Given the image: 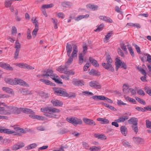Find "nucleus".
<instances>
[{"label":"nucleus","mask_w":151,"mask_h":151,"mask_svg":"<svg viewBox=\"0 0 151 151\" xmlns=\"http://www.w3.org/2000/svg\"><path fill=\"white\" fill-rule=\"evenodd\" d=\"M16 84L15 85L18 84L21 86H24L29 87V85L25 81L23 80L20 79L16 78Z\"/></svg>","instance_id":"1a4fd4ad"},{"label":"nucleus","mask_w":151,"mask_h":151,"mask_svg":"<svg viewBox=\"0 0 151 151\" xmlns=\"http://www.w3.org/2000/svg\"><path fill=\"white\" fill-rule=\"evenodd\" d=\"M45 72V73L41 75V76L44 78L46 77V78H48L49 76L51 75V74H52L53 71L51 70L48 69Z\"/></svg>","instance_id":"dca6fc26"},{"label":"nucleus","mask_w":151,"mask_h":151,"mask_svg":"<svg viewBox=\"0 0 151 151\" xmlns=\"http://www.w3.org/2000/svg\"><path fill=\"white\" fill-rule=\"evenodd\" d=\"M13 0H5L4 2V5L7 8L10 7L12 4V1Z\"/></svg>","instance_id":"72a5a7b5"},{"label":"nucleus","mask_w":151,"mask_h":151,"mask_svg":"<svg viewBox=\"0 0 151 151\" xmlns=\"http://www.w3.org/2000/svg\"><path fill=\"white\" fill-rule=\"evenodd\" d=\"M17 32L16 27L15 26H13L12 29V34L13 35L14 34H16Z\"/></svg>","instance_id":"0e129e2a"},{"label":"nucleus","mask_w":151,"mask_h":151,"mask_svg":"<svg viewBox=\"0 0 151 151\" xmlns=\"http://www.w3.org/2000/svg\"><path fill=\"white\" fill-rule=\"evenodd\" d=\"M89 17V15L88 14H86L84 15H81L75 17L74 18V19L76 21H78L84 18H87L88 17Z\"/></svg>","instance_id":"cd10ccee"},{"label":"nucleus","mask_w":151,"mask_h":151,"mask_svg":"<svg viewBox=\"0 0 151 151\" xmlns=\"http://www.w3.org/2000/svg\"><path fill=\"white\" fill-rule=\"evenodd\" d=\"M2 90L8 93L12 94V90L9 88L7 87H3L2 88Z\"/></svg>","instance_id":"58836bf2"},{"label":"nucleus","mask_w":151,"mask_h":151,"mask_svg":"<svg viewBox=\"0 0 151 151\" xmlns=\"http://www.w3.org/2000/svg\"><path fill=\"white\" fill-rule=\"evenodd\" d=\"M121 47L124 51L126 53L127 52V51L126 47V46L123 43H121Z\"/></svg>","instance_id":"13d9d810"},{"label":"nucleus","mask_w":151,"mask_h":151,"mask_svg":"<svg viewBox=\"0 0 151 151\" xmlns=\"http://www.w3.org/2000/svg\"><path fill=\"white\" fill-rule=\"evenodd\" d=\"M107 63H102V65L105 69L111 72H113L114 69L112 67L111 64L112 60L110 55H107L106 57Z\"/></svg>","instance_id":"f257e3e1"},{"label":"nucleus","mask_w":151,"mask_h":151,"mask_svg":"<svg viewBox=\"0 0 151 151\" xmlns=\"http://www.w3.org/2000/svg\"><path fill=\"white\" fill-rule=\"evenodd\" d=\"M79 64H82L84 60L83 58V56L82 53L80 54L79 56Z\"/></svg>","instance_id":"37998d69"},{"label":"nucleus","mask_w":151,"mask_h":151,"mask_svg":"<svg viewBox=\"0 0 151 151\" xmlns=\"http://www.w3.org/2000/svg\"><path fill=\"white\" fill-rule=\"evenodd\" d=\"M104 27V25L101 24L94 31L95 32H99L102 30L103 27Z\"/></svg>","instance_id":"864d4df0"},{"label":"nucleus","mask_w":151,"mask_h":151,"mask_svg":"<svg viewBox=\"0 0 151 151\" xmlns=\"http://www.w3.org/2000/svg\"><path fill=\"white\" fill-rule=\"evenodd\" d=\"M133 139V141L136 144H142L144 142V139L140 137H134Z\"/></svg>","instance_id":"9b49d317"},{"label":"nucleus","mask_w":151,"mask_h":151,"mask_svg":"<svg viewBox=\"0 0 151 151\" xmlns=\"http://www.w3.org/2000/svg\"><path fill=\"white\" fill-rule=\"evenodd\" d=\"M123 90L125 94H128L130 91V88H129L127 86L124 84L123 86Z\"/></svg>","instance_id":"7c9ffc66"},{"label":"nucleus","mask_w":151,"mask_h":151,"mask_svg":"<svg viewBox=\"0 0 151 151\" xmlns=\"http://www.w3.org/2000/svg\"><path fill=\"white\" fill-rule=\"evenodd\" d=\"M54 5L52 4H44L42 6V7L43 9L49 8L52 7Z\"/></svg>","instance_id":"de8ad7c7"},{"label":"nucleus","mask_w":151,"mask_h":151,"mask_svg":"<svg viewBox=\"0 0 151 151\" xmlns=\"http://www.w3.org/2000/svg\"><path fill=\"white\" fill-rule=\"evenodd\" d=\"M97 120L100 122L101 124H107L109 123V121L106 119L99 118L97 119Z\"/></svg>","instance_id":"473e14b6"},{"label":"nucleus","mask_w":151,"mask_h":151,"mask_svg":"<svg viewBox=\"0 0 151 151\" xmlns=\"http://www.w3.org/2000/svg\"><path fill=\"white\" fill-rule=\"evenodd\" d=\"M55 92L59 94V95L60 96H62L64 97H67L69 95L65 91L63 90L61 88L58 89L55 91Z\"/></svg>","instance_id":"6e6552de"},{"label":"nucleus","mask_w":151,"mask_h":151,"mask_svg":"<svg viewBox=\"0 0 151 151\" xmlns=\"http://www.w3.org/2000/svg\"><path fill=\"white\" fill-rule=\"evenodd\" d=\"M146 122L147 127L151 129V122L148 120H146Z\"/></svg>","instance_id":"bf43d9fd"},{"label":"nucleus","mask_w":151,"mask_h":151,"mask_svg":"<svg viewBox=\"0 0 151 151\" xmlns=\"http://www.w3.org/2000/svg\"><path fill=\"white\" fill-rule=\"evenodd\" d=\"M41 111L44 113L52 112L54 113H58L60 112V110L58 109L49 107L42 108L41 109Z\"/></svg>","instance_id":"20e7f679"},{"label":"nucleus","mask_w":151,"mask_h":151,"mask_svg":"<svg viewBox=\"0 0 151 151\" xmlns=\"http://www.w3.org/2000/svg\"><path fill=\"white\" fill-rule=\"evenodd\" d=\"M0 132L6 133L7 134H12L15 133L14 131L8 129H0Z\"/></svg>","instance_id":"4be33fe9"},{"label":"nucleus","mask_w":151,"mask_h":151,"mask_svg":"<svg viewBox=\"0 0 151 151\" xmlns=\"http://www.w3.org/2000/svg\"><path fill=\"white\" fill-rule=\"evenodd\" d=\"M84 122L87 124L91 126H94L96 125V124L93 120L87 118H84L83 119Z\"/></svg>","instance_id":"4468645a"},{"label":"nucleus","mask_w":151,"mask_h":151,"mask_svg":"<svg viewBox=\"0 0 151 151\" xmlns=\"http://www.w3.org/2000/svg\"><path fill=\"white\" fill-rule=\"evenodd\" d=\"M14 129H15L16 131L19 132H21L23 133H25L26 132V131L21 128H19V127L14 128Z\"/></svg>","instance_id":"49530a36"},{"label":"nucleus","mask_w":151,"mask_h":151,"mask_svg":"<svg viewBox=\"0 0 151 151\" xmlns=\"http://www.w3.org/2000/svg\"><path fill=\"white\" fill-rule=\"evenodd\" d=\"M24 146V144L22 143L19 145L16 144L14 145L12 147V149L13 150H17L20 148H21Z\"/></svg>","instance_id":"aec40b11"},{"label":"nucleus","mask_w":151,"mask_h":151,"mask_svg":"<svg viewBox=\"0 0 151 151\" xmlns=\"http://www.w3.org/2000/svg\"><path fill=\"white\" fill-rule=\"evenodd\" d=\"M67 132V130L65 129H60L58 131L59 133L61 134H65Z\"/></svg>","instance_id":"338daca9"},{"label":"nucleus","mask_w":151,"mask_h":151,"mask_svg":"<svg viewBox=\"0 0 151 151\" xmlns=\"http://www.w3.org/2000/svg\"><path fill=\"white\" fill-rule=\"evenodd\" d=\"M68 67L67 66V65H65V66L64 68H63L61 67H60L59 68L57 69L58 71L60 72L61 73H64L65 74V72L66 70V69L68 68Z\"/></svg>","instance_id":"c756f323"},{"label":"nucleus","mask_w":151,"mask_h":151,"mask_svg":"<svg viewBox=\"0 0 151 151\" xmlns=\"http://www.w3.org/2000/svg\"><path fill=\"white\" fill-rule=\"evenodd\" d=\"M38 30V29L35 28L33 30V31L32 32V35L33 36H34V37H35L36 36L37 32Z\"/></svg>","instance_id":"69168bd1"},{"label":"nucleus","mask_w":151,"mask_h":151,"mask_svg":"<svg viewBox=\"0 0 151 151\" xmlns=\"http://www.w3.org/2000/svg\"><path fill=\"white\" fill-rule=\"evenodd\" d=\"M92 98L96 101L98 100H105L106 97L102 95L94 96H92Z\"/></svg>","instance_id":"b1692460"},{"label":"nucleus","mask_w":151,"mask_h":151,"mask_svg":"<svg viewBox=\"0 0 151 151\" xmlns=\"http://www.w3.org/2000/svg\"><path fill=\"white\" fill-rule=\"evenodd\" d=\"M135 99L139 103H140L141 104L145 105L146 104V103L145 101L141 99L140 98L137 97H135Z\"/></svg>","instance_id":"8fccbe9b"},{"label":"nucleus","mask_w":151,"mask_h":151,"mask_svg":"<svg viewBox=\"0 0 151 151\" xmlns=\"http://www.w3.org/2000/svg\"><path fill=\"white\" fill-rule=\"evenodd\" d=\"M135 47L136 50L137 52L139 54H142L141 52L140 51V48L137 45L134 44L133 45Z\"/></svg>","instance_id":"e2e57ef3"},{"label":"nucleus","mask_w":151,"mask_h":151,"mask_svg":"<svg viewBox=\"0 0 151 151\" xmlns=\"http://www.w3.org/2000/svg\"><path fill=\"white\" fill-rule=\"evenodd\" d=\"M51 103L53 104L54 106H62V102L58 100H52L51 101Z\"/></svg>","instance_id":"ddd939ff"},{"label":"nucleus","mask_w":151,"mask_h":151,"mask_svg":"<svg viewBox=\"0 0 151 151\" xmlns=\"http://www.w3.org/2000/svg\"><path fill=\"white\" fill-rule=\"evenodd\" d=\"M94 136L96 138L101 139H106V137L104 134H94Z\"/></svg>","instance_id":"f704fd0d"},{"label":"nucleus","mask_w":151,"mask_h":151,"mask_svg":"<svg viewBox=\"0 0 151 151\" xmlns=\"http://www.w3.org/2000/svg\"><path fill=\"white\" fill-rule=\"evenodd\" d=\"M8 106L4 102L0 101V114L6 115Z\"/></svg>","instance_id":"39448f33"},{"label":"nucleus","mask_w":151,"mask_h":151,"mask_svg":"<svg viewBox=\"0 0 151 151\" xmlns=\"http://www.w3.org/2000/svg\"><path fill=\"white\" fill-rule=\"evenodd\" d=\"M65 74L68 75H73L75 74V72L71 70H66Z\"/></svg>","instance_id":"603ef678"},{"label":"nucleus","mask_w":151,"mask_h":151,"mask_svg":"<svg viewBox=\"0 0 151 151\" xmlns=\"http://www.w3.org/2000/svg\"><path fill=\"white\" fill-rule=\"evenodd\" d=\"M138 70L142 73L145 76H146V73L145 70L141 68H138Z\"/></svg>","instance_id":"680f3d73"},{"label":"nucleus","mask_w":151,"mask_h":151,"mask_svg":"<svg viewBox=\"0 0 151 151\" xmlns=\"http://www.w3.org/2000/svg\"><path fill=\"white\" fill-rule=\"evenodd\" d=\"M66 49L67 52V55L70 57V53L72 51V47L71 45L68 43L67 44Z\"/></svg>","instance_id":"393cba45"},{"label":"nucleus","mask_w":151,"mask_h":151,"mask_svg":"<svg viewBox=\"0 0 151 151\" xmlns=\"http://www.w3.org/2000/svg\"><path fill=\"white\" fill-rule=\"evenodd\" d=\"M128 122L130 124H132L134 125L137 124L138 119L137 118L132 117L128 121Z\"/></svg>","instance_id":"5701e85b"},{"label":"nucleus","mask_w":151,"mask_h":151,"mask_svg":"<svg viewBox=\"0 0 151 151\" xmlns=\"http://www.w3.org/2000/svg\"><path fill=\"white\" fill-rule=\"evenodd\" d=\"M87 6L93 10H97L98 8L97 6L94 5H91V4H88L87 5Z\"/></svg>","instance_id":"4c0bfd02"},{"label":"nucleus","mask_w":151,"mask_h":151,"mask_svg":"<svg viewBox=\"0 0 151 151\" xmlns=\"http://www.w3.org/2000/svg\"><path fill=\"white\" fill-rule=\"evenodd\" d=\"M72 83L74 85L79 86H81L84 85V82L83 81L75 78L73 79Z\"/></svg>","instance_id":"f8f14e48"},{"label":"nucleus","mask_w":151,"mask_h":151,"mask_svg":"<svg viewBox=\"0 0 151 151\" xmlns=\"http://www.w3.org/2000/svg\"><path fill=\"white\" fill-rule=\"evenodd\" d=\"M0 66L4 69L9 70H13V68L9 64L4 63H0Z\"/></svg>","instance_id":"9d476101"},{"label":"nucleus","mask_w":151,"mask_h":151,"mask_svg":"<svg viewBox=\"0 0 151 151\" xmlns=\"http://www.w3.org/2000/svg\"><path fill=\"white\" fill-rule=\"evenodd\" d=\"M89 74L90 75H95L97 76H99L100 75V74L99 72L93 69H92L89 72Z\"/></svg>","instance_id":"e433bc0d"},{"label":"nucleus","mask_w":151,"mask_h":151,"mask_svg":"<svg viewBox=\"0 0 151 151\" xmlns=\"http://www.w3.org/2000/svg\"><path fill=\"white\" fill-rule=\"evenodd\" d=\"M113 34L112 32L111 31L109 32L106 36L105 39L106 40H108L109 38Z\"/></svg>","instance_id":"4d7b16f0"},{"label":"nucleus","mask_w":151,"mask_h":151,"mask_svg":"<svg viewBox=\"0 0 151 151\" xmlns=\"http://www.w3.org/2000/svg\"><path fill=\"white\" fill-rule=\"evenodd\" d=\"M83 52L84 54H85V53L86 52V51L88 49L87 45L86 43H83Z\"/></svg>","instance_id":"6e6d98bb"},{"label":"nucleus","mask_w":151,"mask_h":151,"mask_svg":"<svg viewBox=\"0 0 151 151\" xmlns=\"http://www.w3.org/2000/svg\"><path fill=\"white\" fill-rule=\"evenodd\" d=\"M66 120L75 126H76L78 124H81L82 123V121L81 119L76 117H67Z\"/></svg>","instance_id":"7ed1b4c3"},{"label":"nucleus","mask_w":151,"mask_h":151,"mask_svg":"<svg viewBox=\"0 0 151 151\" xmlns=\"http://www.w3.org/2000/svg\"><path fill=\"white\" fill-rule=\"evenodd\" d=\"M40 81L46 84L47 85H52V83L49 80L41 79L40 80Z\"/></svg>","instance_id":"a19ab883"},{"label":"nucleus","mask_w":151,"mask_h":151,"mask_svg":"<svg viewBox=\"0 0 151 151\" xmlns=\"http://www.w3.org/2000/svg\"><path fill=\"white\" fill-rule=\"evenodd\" d=\"M90 151H99L100 147H99L93 146L90 147Z\"/></svg>","instance_id":"79ce46f5"},{"label":"nucleus","mask_w":151,"mask_h":151,"mask_svg":"<svg viewBox=\"0 0 151 151\" xmlns=\"http://www.w3.org/2000/svg\"><path fill=\"white\" fill-rule=\"evenodd\" d=\"M144 89L148 94L151 96V89H150L149 87L146 86L145 87Z\"/></svg>","instance_id":"3c124183"},{"label":"nucleus","mask_w":151,"mask_h":151,"mask_svg":"<svg viewBox=\"0 0 151 151\" xmlns=\"http://www.w3.org/2000/svg\"><path fill=\"white\" fill-rule=\"evenodd\" d=\"M14 48L16 49L14 53V58L17 59L18 58L19 52L21 48V44L18 40L15 42Z\"/></svg>","instance_id":"423d86ee"},{"label":"nucleus","mask_w":151,"mask_h":151,"mask_svg":"<svg viewBox=\"0 0 151 151\" xmlns=\"http://www.w3.org/2000/svg\"><path fill=\"white\" fill-rule=\"evenodd\" d=\"M128 119V117L127 116H121L119 117V118L115 120V121L118 123L124 122L126 120H127Z\"/></svg>","instance_id":"f3484780"},{"label":"nucleus","mask_w":151,"mask_h":151,"mask_svg":"<svg viewBox=\"0 0 151 151\" xmlns=\"http://www.w3.org/2000/svg\"><path fill=\"white\" fill-rule=\"evenodd\" d=\"M78 52L77 47L76 45H74L73 47V51L72 54L73 57H77V53Z\"/></svg>","instance_id":"c85d7f7f"},{"label":"nucleus","mask_w":151,"mask_h":151,"mask_svg":"<svg viewBox=\"0 0 151 151\" xmlns=\"http://www.w3.org/2000/svg\"><path fill=\"white\" fill-rule=\"evenodd\" d=\"M120 130L122 134L125 136L127 134V129L125 126H122L120 127Z\"/></svg>","instance_id":"a878e982"},{"label":"nucleus","mask_w":151,"mask_h":151,"mask_svg":"<svg viewBox=\"0 0 151 151\" xmlns=\"http://www.w3.org/2000/svg\"><path fill=\"white\" fill-rule=\"evenodd\" d=\"M115 11L118 13H119L120 14H122L123 12L121 10L120 8L118 6H116L115 8Z\"/></svg>","instance_id":"052dcab7"},{"label":"nucleus","mask_w":151,"mask_h":151,"mask_svg":"<svg viewBox=\"0 0 151 151\" xmlns=\"http://www.w3.org/2000/svg\"><path fill=\"white\" fill-rule=\"evenodd\" d=\"M122 63V62L120 60L117 59H116L115 64L116 66V71H117Z\"/></svg>","instance_id":"2f4dec72"},{"label":"nucleus","mask_w":151,"mask_h":151,"mask_svg":"<svg viewBox=\"0 0 151 151\" xmlns=\"http://www.w3.org/2000/svg\"><path fill=\"white\" fill-rule=\"evenodd\" d=\"M37 146V145L35 143H33L28 146L27 147V150H30L35 148Z\"/></svg>","instance_id":"09e8293b"},{"label":"nucleus","mask_w":151,"mask_h":151,"mask_svg":"<svg viewBox=\"0 0 151 151\" xmlns=\"http://www.w3.org/2000/svg\"><path fill=\"white\" fill-rule=\"evenodd\" d=\"M89 60L92 65L95 67H98L99 66V64L96 60L92 57H90L89 58Z\"/></svg>","instance_id":"6ab92c4d"},{"label":"nucleus","mask_w":151,"mask_h":151,"mask_svg":"<svg viewBox=\"0 0 151 151\" xmlns=\"http://www.w3.org/2000/svg\"><path fill=\"white\" fill-rule=\"evenodd\" d=\"M102 104L105 107H107L112 111H115L116 110V109L114 106H110L108 104L103 103Z\"/></svg>","instance_id":"ea45409f"},{"label":"nucleus","mask_w":151,"mask_h":151,"mask_svg":"<svg viewBox=\"0 0 151 151\" xmlns=\"http://www.w3.org/2000/svg\"><path fill=\"white\" fill-rule=\"evenodd\" d=\"M57 16L59 18L63 19L65 17V15L64 14L61 12L56 13Z\"/></svg>","instance_id":"5fc2aeb1"},{"label":"nucleus","mask_w":151,"mask_h":151,"mask_svg":"<svg viewBox=\"0 0 151 151\" xmlns=\"http://www.w3.org/2000/svg\"><path fill=\"white\" fill-rule=\"evenodd\" d=\"M21 111L27 114L33 113V111L31 109L26 108H21Z\"/></svg>","instance_id":"bb28decb"},{"label":"nucleus","mask_w":151,"mask_h":151,"mask_svg":"<svg viewBox=\"0 0 151 151\" xmlns=\"http://www.w3.org/2000/svg\"><path fill=\"white\" fill-rule=\"evenodd\" d=\"M69 58L68 59L67 61L66 62V64L67 65H70L71 63L73 62V58H74L75 57H73L72 56V55L71 56H70L69 57Z\"/></svg>","instance_id":"c03bdc74"},{"label":"nucleus","mask_w":151,"mask_h":151,"mask_svg":"<svg viewBox=\"0 0 151 151\" xmlns=\"http://www.w3.org/2000/svg\"><path fill=\"white\" fill-rule=\"evenodd\" d=\"M21 108H18L16 106H8L6 115H9L12 113L19 114L21 112Z\"/></svg>","instance_id":"f03ea898"},{"label":"nucleus","mask_w":151,"mask_h":151,"mask_svg":"<svg viewBox=\"0 0 151 151\" xmlns=\"http://www.w3.org/2000/svg\"><path fill=\"white\" fill-rule=\"evenodd\" d=\"M16 78L14 80L10 78H5L4 79V81L5 82L9 84L10 85H15Z\"/></svg>","instance_id":"2eb2a0df"},{"label":"nucleus","mask_w":151,"mask_h":151,"mask_svg":"<svg viewBox=\"0 0 151 151\" xmlns=\"http://www.w3.org/2000/svg\"><path fill=\"white\" fill-rule=\"evenodd\" d=\"M100 19L110 23L113 22V20L110 18L105 16H101L99 17Z\"/></svg>","instance_id":"412c9836"},{"label":"nucleus","mask_w":151,"mask_h":151,"mask_svg":"<svg viewBox=\"0 0 151 151\" xmlns=\"http://www.w3.org/2000/svg\"><path fill=\"white\" fill-rule=\"evenodd\" d=\"M62 6L65 8H70L73 6L72 3L68 1H64L61 3Z\"/></svg>","instance_id":"a211bd4d"},{"label":"nucleus","mask_w":151,"mask_h":151,"mask_svg":"<svg viewBox=\"0 0 151 151\" xmlns=\"http://www.w3.org/2000/svg\"><path fill=\"white\" fill-rule=\"evenodd\" d=\"M146 55L147 57V60L148 62L149 63H150V64H151V55L149 54H147Z\"/></svg>","instance_id":"774afa93"},{"label":"nucleus","mask_w":151,"mask_h":151,"mask_svg":"<svg viewBox=\"0 0 151 151\" xmlns=\"http://www.w3.org/2000/svg\"><path fill=\"white\" fill-rule=\"evenodd\" d=\"M21 93H22L23 95L30 94L32 93L31 91H30L25 89H22L21 91Z\"/></svg>","instance_id":"a18cd8bd"},{"label":"nucleus","mask_w":151,"mask_h":151,"mask_svg":"<svg viewBox=\"0 0 151 151\" xmlns=\"http://www.w3.org/2000/svg\"><path fill=\"white\" fill-rule=\"evenodd\" d=\"M89 85L91 87L95 88H100L101 86L99 83L96 81H91L89 82Z\"/></svg>","instance_id":"0eeeda50"},{"label":"nucleus","mask_w":151,"mask_h":151,"mask_svg":"<svg viewBox=\"0 0 151 151\" xmlns=\"http://www.w3.org/2000/svg\"><path fill=\"white\" fill-rule=\"evenodd\" d=\"M48 113L47 114H44L46 116L49 117L53 118H57L58 115L55 114V113H53L52 112H48Z\"/></svg>","instance_id":"c9c22d12"}]
</instances>
